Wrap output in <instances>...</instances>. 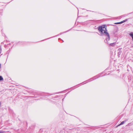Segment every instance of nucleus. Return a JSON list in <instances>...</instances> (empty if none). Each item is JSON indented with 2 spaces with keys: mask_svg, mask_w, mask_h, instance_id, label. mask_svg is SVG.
<instances>
[{
  "mask_svg": "<svg viewBox=\"0 0 133 133\" xmlns=\"http://www.w3.org/2000/svg\"><path fill=\"white\" fill-rule=\"evenodd\" d=\"M99 31L102 34H104L107 37L106 38L104 41L105 43L109 44L108 41L110 40V36L109 34L107 32V30L104 25L100 26L98 28Z\"/></svg>",
  "mask_w": 133,
  "mask_h": 133,
  "instance_id": "1",
  "label": "nucleus"
},
{
  "mask_svg": "<svg viewBox=\"0 0 133 133\" xmlns=\"http://www.w3.org/2000/svg\"><path fill=\"white\" fill-rule=\"evenodd\" d=\"M127 21V19H125V20H123V21L121 22L116 23H115V24H122L123 23L126 22Z\"/></svg>",
  "mask_w": 133,
  "mask_h": 133,
  "instance_id": "2",
  "label": "nucleus"
},
{
  "mask_svg": "<svg viewBox=\"0 0 133 133\" xmlns=\"http://www.w3.org/2000/svg\"><path fill=\"white\" fill-rule=\"evenodd\" d=\"M127 121V120H126L122 122L120 124H119L117 126V127L119 126L120 125H122L125 122Z\"/></svg>",
  "mask_w": 133,
  "mask_h": 133,
  "instance_id": "3",
  "label": "nucleus"
},
{
  "mask_svg": "<svg viewBox=\"0 0 133 133\" xmlns=\"http://www.w3.org/2000/svg\"><path fill=\"white\" fill-rule=\"evenodd\" d=\"M116 43L115 42L113 43H110L109 44V45L110 46H114L116 45Z\"/></svg>",
  "mask_w": 133,
  "mask_h": 133,
  "instance_id": "4",
  "label": "nucleus"
},
{
  "mask_svg": "<svg viewBox=\"0 0 133 133\" xmlns=\"http://www.w3.org/2000/svg\"><path fill=\"white\" fill-rule=\"evenodd\" d=\"M129 35L131 37L132 40L133 41V32H131V33L129 34Z\"/></svg>",
  "mask_w": 133,
  "mask_h": 133,
  "instance_id": "5",
  "label": "nucleus"
},
{
  "mask_svg": "<svg viewBox=\"0 0 133 133\" xmlns=\"http://www.w3.org/2000/svg\"><path fill=\"white\" fill-rule=\"evenodd\" d=\"M133 124V123H128L127 125L128 126H131Z\"/></svg>",
  "mask_w": 133,
  "mask_h": 133,
  "instance_id": "6",
  "label": "nucleus"
},
{
  "mask_svg": "<svg viewBox=\"0 0 133 133\" xmlns=\"http://www.w3.org/2000/svg\"><path fill=\"white\" fill-rule=\"evenodd\" d=\"M3 79V78L2 76H0V81L2 80Z\"/></svg>",
  "mask_w": 133,
  "mask_h": 133,
  "instance_id": "7",
  "label": "nucleus"
},
{
  "mask_svg": "<svg viewBox=\"0 0 133 133\" xmlns=\"http://www.w3.org/2000/svg\"><path fill=\"white\" fill-rule=\"evenodd\" d=\"M0 133H3V132L0 131Z\"/></svg>",
  "mask_w": 133,
  "mask_h": 133,
  "instance_id": "8",
  "label": "nucleus"
},
{
  "mask_svg": "<svg viewBox=\"0 0 133 133\" xmlns=\"http://www.w3.org/2000/svg\"><path fill=\"white\" fill-rule=\"evenodd\" d=\"M1 68V64H0V69Z\"/></svg>",
  "mask_w": 133,
  "mask_h": 133,
  "instance_id": "9",
  "label": "nucleus"
}]
</instances>
